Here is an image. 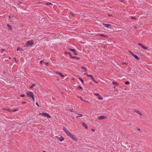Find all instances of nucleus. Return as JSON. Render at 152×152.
<instances>
[{
	"instance_id": "nucleus-1",
	"label": "nucleus",
	"mask_w": 152,
	"mask_h": 152,
	"mask_svg": "<svg viewBox=\"0 0 152 152\" xmlns=\"http://www.w3.org/2000/svg\"><path fill=\"white\" fill-rule=\"evenodd\" d=\"M29 97H31L33 101H34V94L31 91H29L26 94Z\"/></svg>"
},
{
	"instance_id": "nucleus-2",
	"label": "nucleus",
	"mask_w": 152,
	"mask_h": 152,
	"mask_svg": "<svg viewBox=\"0 0 152 152\" xmlns=\"http://www.w3.org/2000/svg\"><path fill=\"white\" fill-rule=\"evenodd\" d=\"M34 43V42L32 40L28 41L27 42V45H26V46H29L32 45Z\"/></svg>"
},
{
	"instance_id": "nucleus-3",
	"label": "nucleus",
	"mask_w": 152,
	"mask_h": 152,
	"mask_svg": "<svg viewBox=\"0 0 152 152\" xmlns=\"http://www.w3.org/2000/svg\"><path fill=\"white\" fill-rule=\"evenodd\" d=\"M63 130L64 131L66 132V133L67 134L68 136H69L71 134L68 130L66 129V128L65 127L63 128Z\"/></svg>"
},
{
	"instance_id": "nucleus-4",
	"label": "nucleus",
	"mask_w": 152,
	"mask_h": 152,
	"mask_svg": "<svg viewBox=\"0 0 152 152\" xmlns=\"http://www.w3.org/2000/svg\"><path fill=\"white\" fill-rule=\"evenodd\" d=\"M69 136L75 141H77V138L72 134Z\"/></svg>"
},
{
	"instance_id": "nucleus-5",
	"label": "nucleus",
	"mask_w": 152,
	"mask_h": 152,
	"mask_svg": "<svg viewBox=\"0 0 152 152\" xmlns=\"http://www.w3.org/2000/svg\"><path fill=\"white\" fill-rule=\"evenodd\" d=\"M39 115H43L45 116H47L48 118H51V117L50 116V115L46 113H39Z\"/></svg>"
},
{
	"instance_id": "nucleus-6",
	"label": "nucleus",
	"mask_w": 152,
	"mask_h": 152,
	"mask_svg": "<svg viewBox=\"0 0 152 152\" xmlns=\"http://www.w3.org/2000/svg\"><path fill=\"white\" fill-rule=\"evenodd\" d=\"M129 52L132 55V56L136 59L138 60L139 59V57L138 56H137L136 55H135L132 52H131L129 51Z\"/></svg>"
},
{
	"instance_id": "nucleus-7",
	"label": "nucleus",
	"mask_w": 152,
	"mask_h": 152,
	"mask_svg": "<svg viewBox=\"0 0 152 152\" xmlns=\"http://www.w3.org/2000/svg\"><path fill=\"white\" fill-rule=\"evenodd\" d=\"M103 25L104 26L107 28H111V25L109 24H103Z\"/></svg>"
},
{
	"instance_id": "nucleus-8",
	"label": "nucleus",
	"mask_w": 152,
	"mask_h": 152,
	"mask_svg": "<svg viewBox=\"0 0 152 152\" xmlns=\"http://www.w3.org/2000/svg\"><path fill=\"white\" fill-rule=\"evenodd\" d=\"M138 45H140V46H141V47L143 48V49H145V50H147L148 49V48L147 47H145L143 45H142V44H141V43H138Z\"/></svg>"
},
{
	"instance_id": "nucleus-9",
	"label": "nucleus",
	"mask_w": 152,
	"mask_h": 152,
	"mask_svg": "<svg viewBox=\"0 0 152 152\" xmlns=\"http://www.w3.org/2000/svg\"><path fill=\"white\" fill-rule=\"evenodd\" d=\"M106 118V117L104 116H100L98 118V119L99 120H101Z\"/></svg>"
},
{
	"instance_id": "nucleus-10",
	"label": "nucleus",
	"mask_w": 152,
	"mask_h": 152,
	"mask_svg": "<svg viewBox=\"0 0 152 152\" xmlns=\"http://www.w3.org/2000/svg\"><path fill=\"white\" fill-rule=\"evenodd\" d=\"M57 137L58 139H59L60 141H62L64 140V138L61 136H58Z\"/></svg>"
},
{
	"instance_id": "nucleus-11",
	"label": "nucleus",
	"mask_w": 152,
	"mask_h": 152,
	"mask_svg": "<svg viewBox=\"0 0 152 152\" xmlns=\"http://www.w3.org/2000/svg\"><path fill=\"white\" fill-rule=\"evenodd\" d=\"M55 72L57 74H58L61 77H64V75H63V74L61 72Z\"/></svg>"
},
{
	"instance_id": "nucleus-12",
	"label": "nucleus",
	"mask_w": 152,
	"mask_h": 152,
	"mask_svg": "<svg viewBox=\"0 0 152 152\" xmlns=\"http://www.w3.org/2000/svg\"><path fill=\"white\" fill-rule=\"evenodd\" d=\"M135 112H136V113H138V114H139L140 116H142V113L140 112V111H138V110H136L135 111Z\"/></svg>"
},
{
	"instance_id": "nucleus-13",
	"label": "nucleus",
	"mask_w": 152,
	"mask_h": 152,
	"mask_svg": "<svg viewBox=\"0 0 152 152\" xmlns=\"http://www.w3.org/2000/svg\"><path fill=\"white\" fill-rule=\"evenodd\" d=\"M82 125H83V126L84 127H85L86 129H88V126L86 125L85 124V123H84V122L83 123H82Z\"/></svg>"
},
{
	"instance_id": "nucleus-14",
	"label": "nucleus",
	"mask_w": 152,
	"mask_h": 152,
	"mask_svg": "<svg viewBox=\"0 0 152 152\" xmlns=\"http://www.w3.org/2000/svg\"><path fill=\"white\" fill-rule=\"evenodd\" d=\"M84 74L86 75L87 76L91 77L92 80L94 78L93 77V76L92 75H90L87 74L86 73H85Z\"/></svg>"
},
{
	"instance_id": "nucleus-15",
	"label": "nucleus",
	"mask_w": 152,
	"mask_h": 152,
	"mask_svg": "<svg viewBox=\"0 0 152 152\" xmlns=\"http://www.w3.org/2000/svg\"><path fill=\"white\" fill-rule=\"evenodd\" d=\"M17 50H20L21 51H23V50L20 47H18L17 48Z\"/></svg>"
},
{
	"instance_id": "nucleus-16",
	"label": "nucleus",
	"mask_w": 152,
	"mask_h": 152,
	"mask_svg": "<svg viewBox=\"0 0 152 152\" xmlns=\"http://www.w3.org/2000/svg\"><path fill=\"white\" fill-rule=\"evenodd\" d=\"M97 35H100L101 36H102V37H107V36H106V35L103 34H97Z\"/></svg>"
},
{
	"instance_id": "nucleus-17",
	"label": "nucleus",
	"mask_w": 152,
	"mask_h": 152,
	"mask_svg": "<svg viewBox=\"0 0 152 152\" xmlns=\"http://www.w3.org/2000/svg\"><path fill=\"white\" fill-rule=\"evenodd\" d=\"M70 57L72 58H77V60H79L80 58H77L75 56H70Z\"/></svg>"
},
{
	"instance_id": "nucleus-18",
	"label": "nucleus",
	"mask_w": 152,
	"mask_h": 152,
	"mask_svg": "<svg viewBox=\"0 0 152 152\" xmlns=\"http://www.w3.org/2000/svg\"><path fill=\"white\" fill-rule=\"evenodd\" d=\"M78 79L82 83H83V82H84L83 81L82 78H79Z\"/></svg>"
},
{
	"instance_id": "nucleus-19",
	"label": "nucleus",
	"mask_w": 152,
	"mask_h": 152,
	"mask_svg": "<svg viewBox=\"0 0 152 152\" xmlns=\"http://www.w3.org/2000/svg\"><path fill=\"white\" fill-rule=\"evenodd\" d=\"M98 99L99 100H102V98L101 97V96L100 95H99V96H98Z\"/></svg>"
},
{
	"instance_id": "nucleus-20",
	"label": "nucleus",
	"mask_w": 152,
	"mask_h": 152,
	"mask_svg": "<svg viewBox=\"0 0 152 152\" xmlns=\"http://www.w3.org/2000/svg\"><path fill=\"white\" fill-rule=\"evenodd\" d=\"M112 83L113 85H118V83L116 82H113Z\"/></svg>"
},
{
	"instance_id": "nucleus-21",
	"label": "nucleus",
	"mask_w": 152,
	"mask_h": 152,
	"mask_svg": "<svg viewBox=\"0 0 152 152\" xmlns=\"http://www.w3.org/2000/svg\"><path fill=\"white\" fill-rule=\"evenodd\" d=\"M7 26H8V27L10 29H11V26L9 24H7Z\"/></svg>"
},
{
	"instance_id": "nucleus-22",
	"label": "nucleus",
	"mask_w": 152,
	"mask_h": 152,
	"mask_svg": "<svg viewBox=\"0 0 152 152\" xmlns=\"http://www.w3.org/2000/svg\"><path fill=\"white\" fill-rule=\"evenodd\" d=\"M78 115H79V116H77L76 118H78L79 117H81L83 116V115L82 114H78Z\"/></svg>"
},
{
	"instance_id": "nucleus-23",
	"label": "nucleus",
	"mask_w": 152,
	"mask_h": 152,
	"mask_svg": "<svg viewBox=\"0 0 152 152\" xmlns=\"http://www.w3.org/2000/svg\"><path fill=\"white\" fill-rule=\"evenodd\" d=\"M46 4L47 5H52V4L50 3V2H48L46 3Z\"/></svg>"
},
{
	"instance_id": "nucleus-24",
	"label": "nucleus",
	"mask_w": 152,
	"mask_h": 152,
	"mask_svg": "<svg viewBox=\"0 0 152 152\" xmlns=\"http://www.w3.org/2000/svg\"><path fill=\"white\" fill-rule=\"evenodd\" d=\"M125 84L126 85H128L129 84V82L128 81H126L125 82Z\"/></svg>"
},
{
	"instance_id": "nucleus-25",
	"label": "nucleus",
	"mask_w": 152,
	"mask_h": 152,
	"mask_svg": "<svg viewBox=\"0 0 152 152\" xmlns=\"http://www.w3.org/2000/svg\"><path fill=\"white\" fill-rule=\"evenodd\" d=\"M35 86V85L34 84H32L31 86L30 87V88H32L33 87Z\"/></svg>"
},
{
	"instance_id": "nucleus-26",
	"label": "nucleus",
	"mask_w": 152,
	"mask_h": 152,
	"mask_svg": "<svg viewBox=\"0 0 152 152\" xmlns=\"http://www.w3.org/2000/svg\"><path fill=\"white\" fill-rule=\"evenodd\" d=\"M69 50H70V51H72L73 52H75V50H74V49H69Z\"/></svg>"
},
{
	"instance_id": "nucleus-27",
	"label": "nucleus",
	"mask_w": 152,
	"mask_h": 152,
	"mask_svg": "<svg viewBox=\"0 0 152 152\" xmlns=\"http://www.w3.org/2000/svg\"><path fill=\"white\" fill-rule=\"evenodd\" d=\"M92 80L95 83H98V82L96 81L94 79V78Z\"/></svg>"
},
{
	"instance_id": "nucleus-28",
	"label": "nucleus",
	"mask_w": 152,
	"mask_h": 152,
	"mask_svg": "<svg viewBox=\"0 0 152 152\" xmlns=\"http://www.w3.org/2000/svg\"><path fill=\"white\" fill-rule=\"evenodd\" d=\"M18 110L17 109H15V110H12V112H15L16 111Z\"/></svg>"
},
{
	"instance_id": "nucleus-29",
	"label": "nucleus",
	"mask_w": 152,
	"mask_h": 152,
	"mask_svg": "<svg viewBox=\"0 0 152 152\" xmlns=\"http://www.w3.org/2000/svg\"><path fill=\"white\" fill-rule=\"evenodd\" d=\"M44 63L47 66L49 64V63H48V62H44Z\"/></svg>"
},
{
	"instance_id": "nucleus-30",
	"label": "nucleus",
	"mask_w": 152,
	"mask_h": 152,
	"mask_svg": "<svg viewBox=\"0 0 152 152\" xmlns=\"http://www.w3.org/2000/svg\"><path fill=\"white\" fill-rule=\"evenodd\" d=\"M133 28L134 29H136L137 28V27L136 26H133Z\"/></svg>"
},
{
	"instance_id": "nucleus-31",
	"label": "nucleus",
	"mask_w": 152,
	"mask_h": 152,
	"mask_svg": "<svg viewBox=\"0 0 152 152\" xmlns=\"http://www.w3.org/2000/svg\"><path fill=\"white\" fill-rule=\"evenodd\" d=\"M7 110L9 112H12V110H10L9 109H7Z\"/></svg>"
},
{
	"instance_id": "nucleus-32",
	"label": "nucleus",
	"mask_w": 152,
	"mask_h": 152,
	"mask_svg": "<svg viewBox=\"0 0 152 152\" xmlns=\"http://www.w3.org/2000/svg\"><path fill=\"white\" fill-rule=\"evenodd\" d=\"M94 95L97 96H99V94H94Z\"/></svg>"
},
{
	"instance_id": "nucleus-33",
	"label": "nucleus",
	"mask_w": 152,
	"mask_h": 152,
	"mask_svg": "<svg viewBox=\"0 0 152 152\" xmlns=\"http://www.w3.org/2000/svg\"><path fill=\"white\" fill-rule=\"evenodd\" d=\"M25 96V95H21L20 96L21 97H24Z\"/></svg>"
},
{
	"instance_id": "nucleus-34",
	"label": "nucleus",
	"mask_w": 152,
	"mask_h": 152,
	"mask_svg": "<svg viewBox=\"0 0 152 152\" xmlns=\"http://www.w3.org/2000/svg\"><path fill=\"white\" fill-rule=\"evenodd\" d=\"M74 52V54H75V55H77V54L76 53L75 50V52Z\"/></svg>"
},
{
	"instance_id": "nucleus-35",
	"label": "nucleus",
	"mask_w": 152,
	"mask_h": 152,
	"mask_svg": "<svg viewBox=\"0 0 152 152\" xmlns=\"http://www.w3.org/2000/svg\"><path fill=\"white\" fill-rule=\"evenodd\" d=\"M131 18L133 19H136L135 18H134V17H131Z\"/></svg>"
},
{
	"instance_id": "nucleus-36",
	"label": "nucleus",
	"mask_w": 152,
	"mask_h": 152,
	"mask_svg": "<svg viewBox=\"0 0 152 152\" xmlns=\"http://www.w3.org/2000/svg\"><path fill=\"white\" fill-rule=\"evenodd\" d=\"M80 98L81 100L83 101H84V100L81 97H80Z\"/></svg>"
},
{
	"instance_id": "nucleus-37",
	"label": "nucleus",
	"mask_w": 152,
	"mask_h": 152,
	"mask_svg": "<svg viewBox=\"0 0 152 152\" xmlns=\"http://www.w3.org/2000/svg\"><path fill=\"white\" fill-rule=\"evenodd\" d=\"M78 88L80 89H82V88L81 86H79L78 87Z\"/></svg>"
},
{
	"instance_id": "nucleus-38",
	"label": "nucleus",
	"mask_w": 152,
	"mask_h": 152,
	"mask_svg": "<svg viewBox=\"0 0 152 152\" xmlns=\"http://www.w3.org/2000/svg\"><path fill=\"white\" fill-rule=\"evenodd\" d=\"M85 68H86V67H83V66H82V67H81V69H84Z\"/></svg>"
},
{
	"instance_id": "nucleus-39",
	"label": "nucleus",
	"mask_w": 152,
	"mask_h": 152,
	"mask_svg": "<svg viewBox=\"0 0 152 152\" xmlns=\"http://www.w3.org/2000/svg\"><path fill=\"white\" fill-rule=\"evenodd\" d=\"M84 69V71L85 72H87V69L86 68H85Z\"/></svg>"
},
{
	"instance_id": "nucleus-40",
	"label": "nucleus",
	"mask_w": 152,
	"mask_h": 152,
	"mask_svg": "<svg viewBox=\"0 0 152 152\" xmlns=\"http://www.w3.org/2000/svg\"><path fill=\"white\" fill-rule=\"evenodd\" d=\"M36 105H37V106H39V105L38 104L37 102H36Z\"/></svg>"
},
{
	"instance_id": "nucleus-41",
	"label": "nucleus",
	"mask_w": 152,
	"mask_h": 152,
	"mask_svg": "<svg viewBox=\"0 0 152 152\" xmlns=\"http://www.w3.org/2000/svg\"><path fill=\"white\" fill-rule=\"evenodd\" d=\"M83 101L85 102H88V101H87V100H84V101Z\"/></svg>"
},
{
	"instance_id": "nucleus-42",
	"label": "nucleus",
	"mask_w": 152,
	"mask_h": 152,
	"mask_svg": "<svg viewBox=\"0 0 152 152\" xmlns=\"http://www.w3.org/2000/svg\"><path fill=\"white\" fill-rule=\"evenodd\" d=\"M43 61H42V60H41L40 61V63L41 64H42V62H43Z\"/></svg>"
},
{
	"instance_id": "nucleus-43",
	"label": "nucleus",
	"mask_w": 152,
	"mask_h": 152,
	"mask_svg": "<svg viewBox=\"0 0 152 152\" xmlns=\"http://www.w3.org/2000/svg\"><path fill=\"white\" fill-rule=\"evenodd\" d=\"M91 130L94 132L95 131V130L94 129H91Z\"/></svg>"
},
{
	"instance_id": "nucleus-44",
	"label": "nucleus",
	"mask_w": 152,
	"mask_h": 152,
	"mask_svg": "<svg viewBox=\"0 0 152 152\" xmlns=\"http://www.w3.org/2000/svg\"><path fill=\"white\" fill-rule=\"evenodd\" d=\"M123 64H126V65L127 64L126 62H124Z\"/></svg>"
},
{
	"instance_id": "nucleus-45",
	"label": "nucleus",
	"mask_w": 152,
	"mask_h": 152,
	"mask_svg": "<svg viewBox=\"0 0 152 152\" xmlns=\"http://www.w3.org/2000/svg\"><path fill=\"white\" fill-rule=\"evenodd\" d=\"M108 16H109H109H112V15H110V14H109L108 15Z\"/></svg>"
},
{
	"instance_id": "nucleus-46",
	"label": "nucleus",
	"mask_w": 152,
	"mask_h": 152,
	"mask_svg": "<svg viewBox=\"0 0 152 152\" xmlns=\"http://www.w3.org/2000/svg\"><path fill=\"white\" fill-rule=\"evenodd\" d=\"M26 103V102H22V104H25Z\"/></svg>"
},
{
	"instance_id": "nucleus-47",
	"label": "nucleus",
	"mask_w": 152,
	"mask_h": 152,
	"mask_svg": "<svg viewBox=\"0 0 152 152\" xmlns=\"http://www.w3.org/2000/svg\"><path fill=\"white\" fill-rule=\"evenodd\" d=\"M137 129L139 130V131H140V129H139V128H137Z\"/></svg>"
},
{
	"instance_id": "nucleus-48",
	"label": "nucleus",
	"mask_w": 152,
	"mask_h": 152,
	"mask_svg": "<svg viewBox=\"0 0 152 152\" xmlns=\"http://www.w3.org/2000/svg\"><path fill=\"white\" fill-rule=\"evenodd\" d=\"M71 15H73V13H71Z\"/></svg>"
},
{
	"instance_id": "nucleus-49",
	"label": "nucleus",
	"mask_w": 152,
	"mask_h": 152,
	"mask_svg": "<svg viewBox=\"0 0 152 152\" xmlns=\"http://www.w3.org/2000/svg\"><path fill=\"white\" fill-rule=\"evenodd\" d=\"M129 125H132V124H131V123H130V124H129Z\"/></svg>"
},
{
	"instance_id": "nucleus-50",
	"label": "nucleus",
	"mask_w": 152,
	"mask_h": 152,
	"mask_svg": "<svg viewBox=\"0 0 152 152\" xmlns=\"http://www.w3.org/2000/svg\"><path fill=\"white\" fill-rule=\"evenodd\" d=\"M9 59H10V57H9Z\"/></svg>"
},
{
	"instance_id": "nucleus-51",
	"label": "nucleus",
	"mask_w": 152,
	"mask_h": 152,
	"mask_svg": "<svg viewBox=\"0 0 152 152\" xmlns=\"http://www.w3.org/2000/svg\"><path fill=\"white\" fill-rule=\"evenodd\" d=\"M9 18H10V16H9Z\"/></svg>"
},
{
	"instance_id": "nucleus-52",
	"label": "nucleus",
	"mask_w": 152,
	"mask_h": 152,
	"mask_svg": "<svg viewBox=\"0 0 152 152\" xmlns=\"http://www.w3.org/2000/svg\"><path fill=\"white\" fill-rule=\"evenodd\" d=\"M43 152H45V151H43Z\"/></svg>"
}]
</instances>
